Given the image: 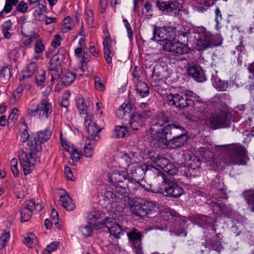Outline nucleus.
<instances>
[{"mask_svg": "<svg viewBox=\"0 0 254 254\" xmlns=\"http://www.w3.org/2000/svg\"><path fill=\"white\" fill-rule=\"evenodd\" d=\"M153 37L151 40L160 41L162 50L170 53V55L177 61L182 60L181 56L188 52L186 46L188 41V34L180 29L169 26H153Z\"/></svg>", "mask_w": 254, "mask_h": 254, "instance_id": "obj_1", "label": "nucleus"}, {"mask_svg": "<svg viewBox=\"0 0 254 254\" xmlns=\"http://www.w3.org/2000/svg\"><path fill=\"white\" fill-rule=\"evenodd\" d=\"M167 100L170 105H173L179 109L191 107L198 112L202 113L206 107V103L191 91H188L184 94H169L167 96Z\"/></svg>", "mask_w": 254, "mask_h": 254, "instance_id": "obj_2", "label": "nucleus"}, {"mask_svg": "<svg viewBox=\"0 0 254 254\" xmlns=\"http://www.w3.org/2000/svg\"><path fill=\"white\" fill-rule=\"evenodd\" d=\"M225 147L229 155L226 164L229 165H245L247 164L249 157L244 146L237 143L226 145Z\"/></svg>", "mask_w": 254, "mask_h": 254, "instance_id": "obj_3", "label": "nucleus"}, {"mask_svg": "<svg viewBox=\"0 0 254 254\" xmlns=\"http://www.w3.org/2000/svg\"><path fill=\"white\" fill-rule=\"evenodd\" d=\"M160 193L164 196L173 198H178L184 193V189L170 176H167L162 182Z\"/></svg>", "mask_w": 254, "mask_h": 254, "instance_id": "obj_4", "label": "nucleus"}, {"mask_svg": "<svg viewBox=\"0 0 254 254\" xmlns=\"http://www.w3.org/2000/svg\"><path fill=\"white\" fill-rule=\"evenodd\" d=\"M51 135L52 132L49 129L46 128L44 130L37 132L32 139L31 138L28 140L27 144L30 151H31V157L33 154H37L42 150V144L48 140Z\"/></svg>", "mask_w": 254, "mask_h": 254, "instance_id": "obj_5", "label": "nucleus"}, {"mask_svg": "<svg viewBox=\"0 0 254 254\" xmlns=\"http://www.w3.org/2000/svg\"><path fill=\"white\" fill-rule=\"evenodd\" d=\"M156 6L164 14L171 16H178L183 7V3L179 0L168 1L157 0Z\"/></svg>", "mask_w": 254, "mask_h": 254, "instance_id": "obj_6", "label": "nucleus"}, {"mask_svg": "<svg viewBox=\"0 0 254 254\" xmlns=\"http://www.w3.org/2000/svg\"><path fill=\"white\" fill-rule=\"evenodd\" d=\"M231 119L228 114L222 110L212 114L209 118V124L213 129L229 127Z\"/></svg>", "mask_w": 254, "mask_h": 254, "instance_id": "obj_7", "label": "nucleus"}, {"mask_svg": "<svg viewBox=\"0 0 254 254\" xmlns=\"http://www.w3.org/2000/svg\"><path fill=\"white\" fill-rule=\"evenodd\" d=\"M187 130L183 127H179L175 135L169 139L165 144L171 149H176L183 146L188 141Z\"/></svg>", "mask_w": 254, "mask_h": 254, "instance_id": "obj_8", "label": "nucleus"}, {"mask_svg": "<svg viewBox=\"0 0 254 254\" xmlns=\"http://www.w3.org/2000/svg\"><path fill=\"white\" fill-rule=\"evenodd\" d=\"M151 115V111L148 109L132 113L129 116L130 127L134 130L139 129L145 126L146 119Z\"/></svg>", "mask_w": 254, "mask_h": 254, "instance_id": "obj_9", "label": "nucleus"}, {"mask_svg": "<svg viewBox=\"0 0 254 254\" xmlns=\"http://www.w3.org/2000/svg\"><path fill=\"white\" fill-rule=\"evenodd\" d=\"M180 127L181 126L174 124H168L157 131L155 134H152L151 136L154 140L162 141L165 140L166 143L175 135Z\"/></svg>", "mask_w": 254, "mask_h": 254, "instance_id": "obj_10", "label": "nucleus"}, {"mask_svg": "<svg viewBox=\"0 0 254 254\" xmlns=\"http://www.w3.org/2000/svg\"><path fill=\"white\" fill-rule=\"evenodd\" d=\"M84 117L85 128L89 135L87 137L91 138V140H98L100 138L99 133L102 128L98 127L92 114H87Z\"/></svg>", "mask_w": 254, "mask_h": 254, "instance_id": "obj_11", "label": "nucleus"}, {"mask_svg": "<svg viewBox=\"0 0 254 254\" xmlns=\"http://www.w3.org/2000/svg\"><path fill=\"white\" fill-rule=\"evenodd\" d=\"M155 208V204L148 200H144L143 203H134L130 208L132 214L143 217L152 213Z\"/></svg>", "mask_w": 254, "mask_h": 254, "instance_id": "obj_12", "label": "nucleus"}, {"mask_svg": "<svg viewBox=\"0 0 254 254\" xmlns=\"http://www.w3.org/2000/svg\"><path fill=\"white\" fill-rule=\"evenodd\" d=\"M197 45L200 50H205L209 48L216 46L214 42V37L204 28H201L199 31L198 40Z\"/></svg>", "mask_w": 254, "mask_h": 254, "instance_id": "obj_13", "label": "nucleus"}, {"mask_svg": "<svg viewBox=\"0 0 254 254\" xmlns=\"http://www.w3.org/2000/svg\"><path fill=\"white\" fill-rule=\"evenodd\" d=\"M127 236L135 254H143L141 242L143 235L142 233L138 230L133 228L127 233Z\"/></svg>", "mask_w": 254, "mask_h": 254, "instance_id": "obj_14", "label": "nucleus"}, {"mask_svg": "<svg viewBox=\"0 0 254 254\" xmlns=\"http://www.w3.org/2000/svg\"><path fill=\"white\" fill-rule=\"evenodd\" d=\"M31 154V151L29 154L23 150H20L18 152V158L25 175L31 173L34 167L33 162L35 161V156L36 154H33L32 157Z\"/></svg>", "mask_w": 254, "mask_h": 254, "instance_id": "obj_15", "label": "nucleus"}, {"mask_svg": "<svg viewBox=\"0 0 254 254\" xmlns=\"http://www.w3.org/2000/svg\"><path fill=\"white\" fill-rule=\"evenodd\" d=\"M223 182L217 179L212 181L209 195L216 200L226 199L228 195Z\"/></svg>", "mask_w": 254, "mask_h": 254, "instance_id": "obj_16", "label": "nucleus"}, {"mask_svg": "<svg viewBox=\"0 0 254 254\" xmlns=\"http://www.w3.org/2000/svg\"><path fill=\"white\" fill-rule=\"evenodd\" d=\"M171 118L169 113H159L152 119L150 126L151 135L155 134L165 124L170 122Z\"/></svg>", "mask_w": 254, "mask_h": 254, "instance_id": "obj_17", "label": "nucleus"}, {"mask_svg": "<svg viewBox=\"0 0 254 254\" xmlns=\"http://www.w3.org/2000/svg\"><path fill=\"white\" fill-rule=\"evenodd\" d=\"M128 175L125 171L115 170L108 173L109 181L117 188L121 190L125 184Z\"/></svg>", "mask_w": 254, "mask_h": 254, "instance_id": "obj_18", "label": "nucleus"}, {"mask_svg": "<svg viewBox=\"0 0 254 254\" xmlns=\"http://www.w3.org/2000/svg\"><path fill=\"white\" fill-rule=\"evenodd\" d=\"M147 164H139L137 163L131 164L127 168V173L130 174L132 178L138 180L143 179L146 173Z\"/></svg>", "mask_w": 254, "mask_h": 254, "instance_id": "obj_19", "label": "nucleus"}, {"mask_svg": "<svg viewBox=\"0 0 254 254\" xmlns=\"http://www.w3.org/2000/svg\"><path fill=\"white\" fill-rule=\"evenodd\" d=\"M187 71L188 75L193 77L197 82H203L206 79L203 70L197 64H189Z\"/></svg>", "mask_w": 254, "mask_h": 254, "instance_id": "obj_20", "label": "nucleus"}, {"mask_svg": "<svg viewBox=\"0 0 254 254\" xmlns=\"http://www.w3.org/2000/svg\"><path fill=\"white\" fill-rule=\"evenodd\" d=\"M139 188V180L127 177L121 191L127 194L134 193Z\"/></svg>", "mask_w": 254, "mask_h": 254, "instance_id": "obj_21", "label": "nucleus"}, {"mask_svg": "<svg viewBox=\"0 0 254 254\" xmlns=\"http://www.w3.org/2000/svg\"><path fill=\"white\" fill-rule=\"evenodd\" d=\"M112 43L110 36H106L103 42L104 58L108 64L112 63V58L114 56V52L111 46Z\"/></svg>", "mask_w": 254, "mask_h": 254, "instance_id": "obj_22", "label": "nucleus"}, {"mask_svg": "<svg viewBox=\"0 0 254 254\" xmlns=\"http://www.w3.org/2000/svg\"><path fill=\"white\" fill-rule=\"evenodd\" d=\"M34 201L32 199L26 200L20 209L21 221L26 222L29 220L32 215Z\"/></svg>", "mask_w": 254, "mask_h": 254, "instance_id": "obj_23", "label": "nucleus"}, {"mask_svg": "<svg viewBox=\"0 0 254 254\" xmlns=\"http://www.w3.org/2000/svg\"><path fill=\"white\" fill-rule=\"evenodd\" d=\"M39 116L48 119L52 111V105L47 99H43L41 103L37 105Z\"/></svg>", "mask_w": 254, "mask_h": 254, "instance_id": "obj_24", "label": "nucleus"}, {"mask_svg": "<svg viewBox=\"0 0 254 254\" xmlns=\"http://www.w3.org/2000/svg\"><path fill=\"white\" fill-rule=\"evenodd\" d=\"M211 81L213 87L219 91H226L229 86L228 81L221 80L216 72L212 74Z\"/></svg>", "mask_w": 254, "mask_h": 254, "instance_id": "obj_25", "label": "nucleus"}, {"mask_svg": "<svg viewBox=\"0 0 254 254\" xmlns=\"http://www.w3.org/2000/svg\"><path fill=\"white\" fill-rule=\"evenodd\" d=\"M110 224H107V230L111 235L116 238H119L121 235L124 234V231L120 225L114 222L111 218Z\"/></svg>", "mask_w": 254, "mask_h": 254, "instance_id": "obj_26", "label": "nucleus"}, {"mask_svg": "<svg viewBox=\"0 0 254 254\" xmlns=\"http://www.w3.org/2000/svg\"><path fill=\"white\" fill-rule=\"evenodd\" d=\"M211 205L213 213L217 216H225L229 212L227 206L223 203L212 202Z\"/></svg>", "mask_w": 254, "mask_h": 254, "instance_id": "obj_27", "label": "nucleus"}, {"mask_svg": "<svg viewBox=\"0 0 254 254\" xmlns=\"http://www.w3.org/2000/svg\"><path fill=\"white\" fill-rule=\"evenodd\" d=\"M59 203L67 211H72L75 208L73 200L67 193L60 196Z\"/></svg>", "mask_w": 254, "mask_h": 254, "instance_id": "obj_28", "label": "nucleus"}, {"mask_svg": "<svg viewBox=\"0 0 254 254\" xmlns=\"http://www.w3.org/2000/svg\"><path fill=\"white\" fill-rule=\"evenodd\" d=\"M77 108L80 112L81 115H86L89 114L87 111L88 106H89V101L88 99H85L82 96H78L76 99Z\"/></svg>", "mask_w": 254, "mask_h": 254, "instance_id": "obj_29", "label": "nucleus"}, {"mask_svg": "<svg viewBox=\"0 0 254 254\" xmlns=\"http://www.w3.org/2000/svg\"><path fill=\"white\" fill-rule=\"evenodd\" d=\"M242 195L247 204L250 206L251 211L254 213V189L245 190Z\"/></svg>", "mask_w": 254, "mask_h": 254, "instance_id": "obj_30", "label": "nucleus"}, {"mask_svg": "<svg viewBox=\"0 0 254 254\" xmlns=\"http://www.w3.org/2000/svg\"><path fill=\"white\" fill-rule=\"evenodd\" d=\"M37 6L38 9H36L34 11V16L35 17H40L44 13L47 12L46 2L45 0H39L37 1V3H35L33 5L32 8H35Z\"/></svg>", "mask_w": 254, "mask_h": 254, "instance_id": "obj_31", "label": "nucleus"}, {"mask_svg": "<svg viewBox=\"0 0 254 254\" xmlns=\"http://www.w3.org/2000/svg\"><path fill=\"white\" fill-rule=\"evenodd\" d=\"M186 222L183 219H179L178 222L176 224L174 228L170 231L174 232L177 236L183 234L184 236L187 235L186 231Z\"/></svg>", "mask_w": 254, "mask_h": 254, "instance_id": "obj_32", "label": "nucleus"}, {"mask_svg": "<svg viewBox=\"0 0 254 254\" xmlns=\"http://www.w3.org/2000/svg\"><path fill=\"white\" fill-rule=\"evenodd\" d=\"M49 72L51 76V82L53 83L54 81L58 79L62 74V69L61 65H50Z\"/></svg>", "mask_w": 254, "mask_h": 254, "instance_id": "obj_33", "label": "nucleus"}, {"mask_svg": "<svg viewBox=\"0 0 254 254\" xmlns=\"http://www.w3.org/2000/svg\"><path fill=\"white\" fill-rule=\"evenodd\" d=\"M95 141L91 140V138L86 137L85 145L84 147V154L86 157H91L94 154L93 147L95 146Z\"/></svg>", "mask_w": 254, "mask_h": 254, "instance_id": "obj_34", "label": "nucleus"}, {"mask_svg": "<svg viewBox=\"0 0 254 254\" xmlns=\"http://www.w3.org/2000/svg\"><path fill=\"white\" fill-rule=\"evenodd\" d=\"M146 168H146V173L149 175L154 178L161 177L163 181L164 179L167 177V176L161 172L159 169H157L153 166L147 164Z\"/></svg>", "mask_w": 254, "mask_h": 254, "instance_id": "obj_35", "label": "nucleus"}, {"mask_svg": "<svg viewBox=\"0 0 254 254\" xmlns=\"http://www.w3.org/2000/svg\"><path fill=\"white\" fill-rule=\"evenodd\" d=\"M136 90L137 92L142 98L146 97L149 93V89L148 84L141 81H138L136 84Z\"/></svg>", "mask_w": 254, "mask_h": 254, "instance_id": "obj_36", "label": "nucleus"}, {"mask_svg": "<svg viewBox=\"0 0 254 254\" xmlns=\"http://www.w3.org/2000/svg\"><path fill=\"white\" fill-rule=\"evenodd\" d=\"M37 69V64L35 62H31L27 66L26 70L24 71L20 81L25 78L31 77L35 73Z\"/></svg>", "mask_w": 254, "mask_h": 254, "instance_id": "obj_37", "label": "nucleus"}, {"mask_svg": "<svg viewBox=\"0 0 254 254\" xmlns=\"http://www.w3.org/2000/svg\"><path fill=\"white\" fill-rule=\"evenodd\" d=\"M128 134L127 128L125 126L115 127L113 133V136L117 138H123Z\"/></svg>", "mask_w": 254, "mask_h": 254, "instance_id": "obj_38", "label": "nucleus"}, {"mask_svg": "<svg viewBox=\"0 0 254 254\" xmlns=\"http://www.w3.org/2000/svg\"><path fill=\"white\" fill-rule=\"evenodd\" d=\"M18 0H5V4L2 11L0 12V17H4L3 13L6 14L11 12L13 6L16 5L18 3Z\"/></svg>", "mask_w": 254, "mask_h": 254, "instance_id": "obj_39", "label": "nucleus"}, {"mask_svg": "<svg viewBox=\"0 0 254 254\" xmlns=\"http://www.w3.org/2000/svg\"><path fill=\"white\" fill-rule=\"evenodd\" d=\"M102 214L99 211H92L90 212L87 215L88 223L89 225H93L100 220L101 219Z\"/></svg>", "mask_w": 254, "mask_h": 254, "instance_id": "obj_40", "label": "nucleus"}, {"mask_svg": "<svg viewBox=\"0 0 254 254\" xmlns=\"http://www.w3.org/2000/svg\"><path fill=\"white\" fill-rule=\"evenodd\" d=\"M139 180V188L141 187L145 190L153 193H161V190L159 188L153 187L151 185L147 184L142 179Z\"/></svg>", "mask_w": 254, "mask_h": 254, "instance_id": "obj_41", "label": "nucleus"}, {"mask_svg": "<svg viewBox=\"0 0 254 254\" xmlns=\"http://www.w3.org/2000/svg\"><path fill=\"white\" fill-rule=\"evenodd\" d=\"M211 219L205 215H199L196 218V223L203 228H206L209 226Z\"/></svg>", "mask_w": 254, "mask_h": 254, "instance_id": "obj_42", "label": "nucleus"}, {"mask_svg": "<svg viewBox=\"0 0 254 254\" xmlns=\"http://www.w3.org/2000/svg\"><path fill=\"white\" fill-rule=\"evenodd\" d=\"M46 72L45 70L40 69L38 71L37 75L35 76V79L38 86L44 87L46 83Z\"/></svg>", "mask_w": 254, "mask_h": 254, "instance_id": "obj_43", "label": "nucleus"}, {"mask_svg": "<svg viewBox=\"0 0 254 254\" xmlns=\"http://www.w3.org/2000/svg\"><path fill=\"white\" fill-rule=\"evenodd\" d=\"M76 76L75 73L67 72L62 78V82L65 86H68L74 81Z\"/></svg>", "mask_w": 254, "mask_h": 254, "instance_id": "obj_44", "label": "nucleus"}, {"mask_svg": "<svg viewBox=\"0 0 254 254\" xmlns=\"http://www.w3.org/2000/svg\"><path fill=\"white\" fill-rule=\"evenodd\" d=\"M39 35L37 33H33L30 35H26L24 34L22 38V43L26 46H29L32 42H33L38 39Z\"/></svg>", "mask_w": 254, "mask_h": 254, "instance_id": "obj_45", "label": "nucleus"}, {"mask_svg": "<svg viewBox=\"0 0 254 254\" xmlns=\"http://www.w3.org/2000/svg\"><path fill=\"white\" fill-rule=\"evenodd\" d=\"M25 88V84L22 81H20V83L17 88L13 92L12 96L15 101L18 100L22 96L23 91Z\"/></svg>", "mask_w": 254, "mask_h": 254, "instance_id": "obj_46", "label": "nucleus"}, {"mask_svg": "<svg viewBox=\"0 0 254 254\" xmlns=\"http://www.w3.org/2000/svg\"><path fill=\"white\" fill-rule=\"evenodd\" d=\"M38 242V239L33 233L28 234L26 235L23 243L29 248H32L33 244Z\"/></svg>", "mask_w": 254, "mask_h": 254, "instance_id": "obj_47", "label": "nucleus"}, {"mask_svg": "<svg viewBox=\"0 0 254 254\" xmlns=\"http://www.w3.org/2000/svg\"><path fill=\"white\" fill-rule=\"evenodd\" d=\"M120 158L121 163L125 167H127V168L128 165L132 163H135L127 153L126 152L122 153Z\"/></svg>", "mask_w": 254, "mask_h": 254, "instance_id": "obj_48", "label": "nucleus"}, {"mask_svg": "<svg viewBox=\"0 0 254 254\" xmlns=\"http://www.w3.org/2000/svg\"><path fill=\"white\" fill-rule=\"evenodd\" d=\"M34 51L37 54H41L45 50V46L43 43L42 40L39 37L34 41Z\"/></svg>", "mask_w": 254, "mask_h": 254, "instance_id": "obj_49", "label": "nucleus"}, {"mask_svg": "<svg viewBox=\"0 0 254 254\" xmlns=\"http://www.w3.org/2000/svg\"><path fill=\"white\" fill-rule=\"evenodd\" d=\"M111 218L106 217L103 221L100 220L96 223V224L93 225L95 230H99L100 229H103L106 228L107 229V224H110L111 221Z\"/></svg>", "mask_w": 254, "mask_h": 254, "instance_id": "obj_50", "label": "nucleus"}, {"mask_svg": "<svg viewBox=\"0 0 254 254\" xmlns=\"http://www.w3.org/2000/svg\"><path fill=\"white\" fill-rule=\"evenodd\" d=\"M80 233L85 237H89L91 236L93 233V229L91 225H85L79 227Z\"/></svg>", "mask_w": 254, "mask_h": 254, "instance_id": "obj_51", "label": "nucleus"}, {"mask_svg": "<svg viewBox=\"0 0 254 254\" xmlns=\"http://www.w3.org/2000/svg\"><path fill=\"white\" fill-rule=\"evenodd\" d=\"M162 79V76L159 72H156L154 68L152 76L150 77V82L152 85L157 86L158 85L159 82Z\"/></svg>", "mask_w": 254, "mask_h": 254, "instance_id": "obj_52", "label": "nucleus"}, {"mask_svg": "<svg viewBox=\"0 0 254 254\" xmlns=\"http://www.w3.org/2000/svg\"><path fill=\"white\" fill-rule=\"evenodd\" d=\"M11 76V69L9 65L5 66L0 70V77L3 78L5 81L9 80Z\"/></svg>", "mask_w": 254, "mask_h": 254, "instance_id": "obj_53", "label": "nucleus"}, {"mask_svg": "<svg viewBox=\"0 0 254 254\" xmlns=\"http://www.w3.org/2000/svg\"><path fill=\"white\" fill-rule=\"evenodd\" d=\"M10 233L4 231L0 237V250L2 249L9 240Z\"/></svg>", "mask_w": 254, "mask_h": 254, "instance_id": "obj_54", "label": "nucleus"}, {"mask_svg": "<svg viewBox=\"0 0 254 254\" xmlns=\"http://www.w3.org/2000/svg\"><path fill=\"white\" fill-rule=\"evenodd\" d=\"M28 127L27 124L24 123L23 124V127L20 129V140L22 142H25L29 138V133L27 131Z\"/></svg>", "mask_w": 254, "mask_h": 254, "instance_id": "obj_55", "label": "nucleus"}, {"mask_svg": "<svg viewBox=\"0 0 254 254\" xmlns=\"http://www.w3.org/2000/svg\"><path fill=\"white\" fill-rule=\"evenodd\" d=\"M162 170L170 175H174L176 174L178 172L177 169H176L175 166L172 163H170V161Z\"/></svg>", "mask_w": 254, "mask_h": 254, "instance_id": "obj_56", "label": "nucleus"}, {"mask_svg": "<svg viewBox=\"0 0 254 254\" xmlns=\"http://www.w3.org/2000/svg\"><path fill=\"white\" fill-rule=\"evenodd\" d=\"M64 28L69 31L74 27L73 21L71 17L67 16L63 20Z\"/></svg>", "mask_w": 254, "mask_h": 254, "instance_id": "obj_57", "label": "nucleus"}, {"mask_svg": "<svg viewBox=\"0 0 254 254\" xmlns=\"http://www.w3.org/2000/svg\"><path fill=\"white\" fill-rule=\"evenodd\" d=\"M59 52L57 54H55L50 61V65H59L61 66V62L60 61V57L61 59L64 58V55L63 54H59Z\"/></svg>", "mask_w": 254, "mask_h": 254, "instance_id": "obj_58", "label": "nucleus"}, {"mask_svg": "<svg viewBox=\"0 0 254 254\" xmlns=\"http://www.w3.org/2000/svg\"><path fill=\"white\" fill-rule=\"evenodd\" d=\"M169 160L165 157L159 155L155 163L162 169L169 163Z\"/></svg>", "mask_w": 254, "mask_h": 254, "instance_id": "obj_59", "label": "nucleus"}, {"mask_svg": "<svg viewBox=\"0 0 254 254\" xmlns=\"http://www.w3.org/2000/svg\"><path fill=\"white\" fill-rule=\"evenodd\" d=\"M71 152H72L70 156L72 163L69 162V163L73 165H75L76 162L80 159V154L78 150L74 149L73 148L71 149Z\"/></svg>", "mask_w": 254, "mask_h": 254, "instance_id": "obj_60", "label": "nucleus"}, {"mask_svg": "<svg viewBox=\"0 0 254 254\" xmlns=\"http://www.w3.org/2000/svg\"><path fill=\"white\" fill-rule=\"evenodd\" d=\"M118 189L119 190H118L115 191L114 202H122L125 197V194H127V193L122 192L121 189Z\"/></svg>", "mask_w": 254, "mask_h": 254, "instance_id": "obj_61", "label": "nucleus"}, {"mask_svg": "<svg viewBox=\"0 0 254 254\" xmlns=\"http://www.w3.org/2000/svg\"><path fill=\"white\" fill-rule=\"evenodd\" d=\"M28 8V4L24 0H21L16 6V10L22 13H24L27 11Z\"/></svg>", "mask_w": 254, "mask_h": 254, "instance_id": "obj_62", "label": "nucleus"}, {"mask_svg": "<svg viewBox=\"0 0 254 254\" xmlns=\"http://www.w3.org/2000/svg\"><path fill=\"white\" fill-rule=\"evenodd\" d=\"M139 153L138 149L136 147H135L127 152V154L132 159V160L135 163H136V160L138 159Z\"/></svg>", "mask_w": 254, "mask_h": 254, "instance_id": "obj_63", "label": "nucleus"}, {"mask_svg": "<svg viewBox=\"0 0 254 254\" xmlns=\"http://www.w3.org/2000/svg\"><path fill=\"white\" fill-rule=\"evenodd\" d=\"M130 109V104L128 103H123L121 107L119 109V111L121 113L125 115L127 113H129Z\"/></svg>", "mask_w": 254, "mask_h": 254, "instance_id": "obj_64", "label": "nucleus"}]
</instances>
